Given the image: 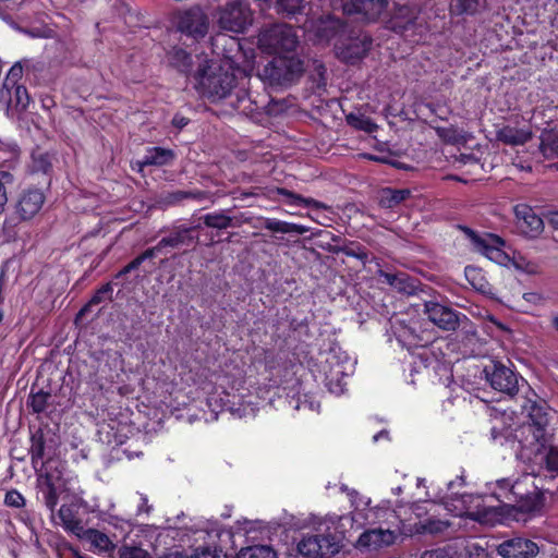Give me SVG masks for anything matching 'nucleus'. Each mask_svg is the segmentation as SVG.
Segmentation results:
<instances>
[{
    "mask_svg": "<svg viewBox=\"0 0 558 558\" xmlns=\"http://www.w3.org/2000/svg\"><path fill=\"white\" fill-rule=\"evenodd\" d=\"M379 277L384 278L385 282L402 293L411 294L414 291V286L410 278L404 272L389 274L384 270L379 271Z\"/></svg>",
    "mask_w": 558,
    "mask_h": 558,
    "instance_id": "obj_28",
    "label": "nucleus"
},
{
    "mask_svg": "<svg viewBox=\"0 0 558 558\" xmlns=\"http://www.w3.org/2000/svg\"><path fill=\"white\" fill-rule=\"evenodd\" d=\"M498 492L493 496L500 502L497 506L487 502L482 495L463 494L451 501H444L456 517L469 518L481 524L495 525L509 519L519 520V513H530L539 509V494L523 493L522 483H510L502 478L496 482Z\"/></svg>",
    "mask_w": 558,
    "mask_h": 558,
    "instance_id": "obj_1",
    "label": "nucleus"
},
{
    "mask_svg": "<svg viewBox=\"0 0 558 558\" xmlns=\"http://www.w3.org/2000/svg\"><path fill=\"white\" fill-rule=\"evenodd\" d=\"M12 88H14V106L17 110L24 111L27 109L29 105V95L26 87L22 85L13 84Z\"/></svg>",
    "mask_w": 558,
    "mask_h": 558,
    "instance_id": "obj_41",
    "label": "nucleus"
},
{
    "mask_svg": "<svg viewBox=\"0 0 558 558\" xmlns=\"http://www.w3.org/2000/svg\"><path fill=\"white\" fill-rule=\"evenodd\" d=\"M299 36L291 25L275 24L260 31L258 46L262 50L282 56L295 52Z\"/></svg>",
    "mask_w": 558,
    "mask_h": 558,
    "instance_id": "obj_5",
    "label": "nucleus"
},
{
    "mask_svg": "<svg viewBox=\"0 0 558 558\" xmlns=\"http://www.w3.org/2000/svg\"><path fill=\"white\" fill-rule=\"evenodd\" d=\"M303 72V61L292 52L276 56L264 66L260 77L270 85H287L299 80Z\"/></svg>",
    "mask_w": 558,
    "mask_h": 558,
    "instance_id": "obj_4",
    "label": "nucleus"
},
{
    "mask_svg": "<svg viewBox=\"0 0 558 558\" xmlns=\"http://www.w3.org/2000/svg\"><path fill=\"white\" fill-rule=\"evenodd\" d=\"M195 81V88L211 102L229 97L235 87V76L232 72L208 61L198 66Z\"/></svg>",
    "mask_w": 558,
    "mask_h": 558,
    "instance_id": "obj_3",
    "label": "nucleus"
},
{
    "mask_svg": "<svg viewBox=\"0 0 558 558\" xmlns=\"http://www.w3.org/2000/svg\"><path fill=\"white\" fill-rule=\"evenodd\" d=\"M485 377L490 386L502 393L513 396L518 392V376L501 363L493 362L484 368Z\"/></svg>",
    "mask_w": 558,
    "mask_h": 558,
    "instance_id": "obj_11",
    "label": "nucleus"
},
{
    "mask_svg": "<svg viewBox=\"0 0 558 558\" xmlns=\"http://www.w3.org/2000/svg\"><path fill=\"white\" fill-rule=\"evenodd\" d=\"M202 219L206 227L218 230L232 228V223L235 222L232 221L230 216L226 215L225 211L210 213L205 215Z\"/></svg>",
    "mask_w": 558,
    "mask_h": 558,
    "instance_id": "obj_33",
    "label": "nucleus"
},
{
    "mask_svg": "<svg viewBox=\"0 0 558 558\" xmlns=\"http://www.w3.org/2000/svg\"><path fill=\"white\" fill-rule=\"evenodd\" d=\"M264 227L272 232L289 233L290 222L274 218H266Z\"/></svg>",
    "mask_w": 558,
    "mask_h": 558,
    "instance_id": "obj_47",
    "label": "nucleus"
},
{
    "mask_svg": "<svg viewBox=\"0 0 558 558\" xmlns=\"http://www.w3.org/2000/svg\"><path fill=\"white\" fill-rule=\"evenodd\" d=\"M421 558H452V555L448 548H436L424 551Z\"/></svg>",
    "mask_w": 558,
    "mask_h": 558,
    "instance_id": "obj_53",
    "label": "nucleus"
},
{
    "mask_svg": "<svg viewBox=\"0 0 558 558\" xmlns=\"http://www.w3.org/2000/svg\"><path fill=\"white\" fill-rule=\"evenodd\" d=\"M191 228H180L173 231L170 235L162 238L156 246L153 248H157V253L166 246L170 247H180L182 245H190L194 242L193 236L191 235Z\"/></svg>",
    "mask_w": 558,
    "mask_h": 558,
    "instance_id": "obj_22",
    "label": "nucleus"
},
{
    "mask_svg": "<svg viewBox=\"0 0 558 558\" xmlns=\"http://www.w3.org/2000/svg\"><path fill=\"white\" fill-rule=\"evenodd\" d=\"M4 504L12 508H22L25 505V498L15 489L9 490L4 497Z\"/></svg>",
    "mask_w": 558,
    "mask_h": 558,
    "instance_id": "obj_48",
    "label": "nucleus"
},
{
    "mask_svg": "<svg viewBox=\"0 0 558 558\" xmlns=\"http://www.w3.org/2000/svg\"><path fill=\"white\" fill-rule=\"evenodd\" d=\"M356 514L328 515L325 518L312 515L310 525L312 534H304L298 542V551L310 558H329L339 553L345 522L352 524Z\"/></svg>",
    "mask_w": 558,
    "mask_h": 558,
    "instance_id": "obj_2",
    "label": "nucleus"
},
{
    "mask_svg": "<svg viewBox=\"0 0 558 558\" xmlns=\"http://www.w3.org/2000/svg\"><path fill=\"white\" fill-rule=\"evenodd\" d=\"M279 11L289 15L302 13L306 7L305 0H277Z\"/></svg>",
    "mask_w": 558,
    "mask_h": 558,
    "instance_id": "obj_40",
    "label": "nucleus"
},
{
    "mask_svg": "<svg viewBox=\"0 0 558 558\" xmlns=\"http://www.w3.org/2000/svg\"><path fill=\"white\" fill-rule=\"evenodd\" d=\"M504 246H496L490 253L487 255V258L492 262H495L499 265L506 264L509 259L508 255L502 250Z\"/></svg>",
    "mask_w": 558,
    "mask_h": 558,
    "instance_id": "obj_52",
    "label": "nucleus"
},
{
    "mask_svg": "<svg viewBox=\"0 0 558 558\" xmlns=\"http://www.w3.org/2000/svg\"><path fill=\"white\" fill-rule=\"evenodd\" d=\"M57 463V461L50 459L46 462H41L38 473V482L43 489L44 502L51 512L54 511L59 501L58 482L61 478V472L58 470Z\"/></svg>",
    "mask_w": 558,
    "mask_h": 558,
    "instance_id": "obj_9",
    "label": "nucleus"
},
{
    "mask_svg": "<svg viewBox=\"0 0 558 558\" xmlns=\"http://www.w3.org/2000/svg\"><path fill=\"white\" fill-rule=\"evenodd\" d=\"M350 12L362 14L368 21H375L387 10L388 0H350Z\"/></svg>",
    "mask_w": 558,
    "mask_h": 558,
    "instance_id": "obj_18",
    "label": "nucleus"
},
{
    "mask_svg": "<svg viewBox=\"0 0 558 558\" xmlns=\"http://www.w3.org/2000/svg\"><path fill=\"white\" fill-rule=\"evenodd\" d=\"M157 255V248H147L145 252H143L141 255L135 257L132 262H130L126 266L129 269L135 270L137 269L146 259H151Z\"/></svg>",
    "mask_w": 558,
    "mask_h": 558,
    "instance_id": "obj_50",
    "label": "nucleus"
},
{
    "mask_svg": "<svg viewBox=\"0 0 558 558\" xmlns=\"http://www.w3.org/2000/svg\"><path fill=\"white\" fill-rule=\"evenodd\" d=\"M187 123L189 119L181 114H175L172 119V124L178 129H183Z\"/></svg>",
    "mask_w": 558,
    "mask_h": 558,
    "instance_id": "obj_58",
    "label": "nucleus"
},
{
    "mask_svg": "<svg viewBox=\"0 0 558 558\" xmlns=\"http://www.w3.org/2000/svg\"><path fill=\"white\" fill-rule=\"evenodd\" d=\"M45 454V441L43 435H34L32 437V447H31V457H32V464L33 468L37 473H39L38 470V463L40 460H43Z\"/></svg>",
    "mask_w": 558,
    "mask_h": 558,
    "instance_id": "obj_37",
    "label": "nucleus"
},
{
    "mask_svg": "<svg viewBox=\"0 0 558 558\" xmlns=\"http://www.w3.org/2000/svg\"><path fill=\"white\" fill-rule=\"evenodd\" d=\"M12 182L11 173L7 171L0 172V214L4 210V207L8 203V193L5 183Z\"/></svg>",
    "mask_w": 558,
    "mask_h": 558,
    "instance_id": "obj_46",
    "label": "nucleus"
},
{
    "mask_svg": "<svg viewBox=\"0 0 558 558\" xmlns=\"http://www.w3.org/2000/svg\"><path fill=\"white\" fill-rule=\"evenodd\" d=\"M533 430L541 438L551 436L549 430V413L544 405L532 404L529 410V421L522 424V434Z\"/></svg>",
    "mask_w": 558,
    "mask_h": 558,
    "instance_id": "obj_15",
    "label": "nucleus"
},
{
    "mask_svg": "<svg viewBox=\"0 0 558 558\" xmlns=\"http://www.w3.org/2000/svg\"><path fill=\"white\" fill-rule=\"evenodd\" d=\"M230 219L232 221H235L234 223H232V228H239L243 223H248L250 222V218L246 217L243 213H241L239 215L230 216Z\"/></svg>",
    "mask_w": 558,
    "mask_h": 558,
    "instance_id": "obj_56",
    "label": "nucleus"
},
{
    "mask_svg": "<svg viewBox=\"0 0 558 558\" xmlns=\"http://www.w3.org/2000/svg\"><path fill=\"white\" fill-rule=\"evenodd\" d=\"M141 505L138 506V512L148 513L150 510V506L148 505V499L145 495L141 494Z\"/></svg>",
    "mask_w": 558,
    "mask_h": 558,
    "instance_id": "obj_60",
    "label": "nucleus"
},
{
    "mask_svg": "<svg viewBox=\"0 0 558 558\" xmlns=\"http://www.w3.org/2000/svg\"><path fill=\"white\" fill-rule=\"evenodd\" d=\"M478 10V0H453L451 12L458 15H473Z\"/></svg>",
    "mask_w": 558,
    "mask_h": 558,
    "instance_id": "obj_38",
    "label": "nucleus"
},
{
    "mask_svg": "<svg viewBox=\"0 0 558 558\" xmlns=\"http://www.w3.org/2000/svg\"><path fill=\"white\" fill-rule=\"evenodd\" d=\"M400 15L407 16L408 21L404 24L399 23L398 17L393 21V28H399L400 31H407L413 25L414 20L416 19L415 13L408 7H402L399 10Z\"/></svg>",
    "mask_w": 558,
    "mask_h": 558,
    "instance_id": "obj_45",
    "label": "nucleus"
},
{
    "mask_svg": "<svg viewBox=\"0 0 558 558\" xmlns=\"http://www.w3.org/2000/svg\"><path fill=\"white\" fill-rule=\"evenodd\" d=\"M548 222L555 227L558 228V211L550 213L548 216Z\"/></svg>",
    "mask_w": 558,
    "mask_h": 558,
    "instance_id": "obj_62",
    "label": "nucleus"
},
{
    "mask_svg": "<svg viewBox=\"0 0 558 558\" xmlns=\"http://www.w3.org/2000/svg\"><path fill=\"white\" fill-rule=\"evenodd\" d=\"M53 155L36 149L32 154V162L29 165L31 172L34 174H44L50 177L53 169Z\"/></svg>",
    "mask_w": 558,
    "mask_h": 558,
    "instance_id": "obj_21",
    "label": "nucleus"
},
{
    "mask_svg": "<svg viewBox=\"0 0 558 558\" xmlns=\"http://www.w3.org/2000/svg\"><path fill=\"white\" fill-rule=\"evenodd\" d=\"M514 437L519 440L522 448L530 449L535 453H539L549 444L551 436H545L543 438L536 435L535 430L525 432L522 434V425L515 429Z\"/></svg>",
    "mask_w": 558,
    "mask_h": 558,
    "instance_id": "obj_20",
    "label": "nucleus"
},
{
    "mask_svg": "<svg viewBox=\"0 0 558 558\" xmlns=\"http://www.w3.org/2000/svg\"><path fill=\"white\" fill-rule=\"evenodd\" d=\"M158 558H185V557L178 550H169V551L160 555Z\"/></svg>",
    "mask_w": 558,
    "mask_h": 558,
    "instance_id": "obj_61",
    "label": "nucleus"
},
{
    "mask_svg": "<svg viewBox=\"0 0 558 558\" xmlns=\"http://www.w3.org/2000/svg\"><path fill=\"white\" fill-rule=\"evenodd\" d=\"M310 231V228L303 225L290 222L289 233L304 234Z\"/></svg>",
    "mask_w": 558,
    "mask_h": 558,
    "instance_id": "obj_57",
    "label": "nucleus"
},
{
    "mask_svg": "<svg viewBox=\"0 0 558 558\" xmlns=\"http://www.w3.org/2000/svg\"><path fill=\"white\" fill-rule=\"evenodd\" d=\"M117 558H153V556L143 548L142 544L130 541L118 548Z\"/></svg>",
    "mask_w": 558,
    "mask_h": 558,
    "instance_id": "obj_31",
    "label": "nucleus"
},
{
    "mask_svg": "<svg viewBox=\"0 0 558 558\" xmlns=\"http://www.w3.org/2000/svg\"><path fill=\"white\" fill-rule=\"evenodd\" d=\"M185 194H186V199H193V201H197V202H203V201H211V195L208 193V192H205V191H199V190H194V191H185Z\"/></svg>",
    "mask_w": 558,
    "mask_h": 558,
    "instance_id": "obj_54",
    "label": "nucleus"
},
{
    "mask_svg": "<svg viewBox=\"0 0 558 558\" xmlns=\"http://www.w3.org/2000/svg\"><path fill=\"white\" fill-rule=\"evenodd\" d=\"M12 105V88L5 82L0 89V111L9 112Z\"/></svg>",
    "mask_w": 558,
    "mask_h": 558,
    "instance_id": "obj_49",
    "label": "nucleus"
},
{
    "mask_svg": "<svg viewBox=\"0 0 558 558\" xmlns=\"http://www.w3.org/2000/svg\"><path fill=\"white\" fill-rule=\"evenodd\" d=\"M546 466L551 472H558V448H549L546 454Z\"/></svg>",
    "mask_w": 558,
    "mask_h": 558,
    "instance_id": "obj_51",
    "label": "nucleus"
},
{
    "mask_svg": "<svg viewBox=\"0 0 558 558\" xmlns=\"http://www.w3.org/2000/svg\"><path fill=\"white\" fill-rule=\"evenodd\" d=\"M422 341H423V339L418 338V339L416 340V336H413V339H412V340H409V344H411V345H421V347H425V345L429 342V340H428V339H426L424 342H422Z\"/></svg>",
    "mask_w": 558,
    "mask_h": 558,
    "instance_id": "obj_63",
    "label": "nucleus"
},
{
    "mask_svg": "<svg viewBox=\"0 0 558 558\" xmlns=\"http://www.w3.org/2000/svg\"><path fill=\"white\" fill-rule=\"evenodd\" d=\"M112 293V287L110 283L104 284L96 291L90 301L80 311L78 316H83L89 308L104 302Z\"/></svg>",
    "mask_w": 558,
    "mask_h": 558,
    "instance_id": "obj_39",
    "label": "nucleus"
},
{
    "mask_svg": "<svg viewBox=\"0 0 558 558\" xmlns=\"http://www.w3.org/2000/svg\"><path fill=\"white\" fill-rule=\"evenodd\" d=\"M50 393L39 390L32 395L29 405L35 413H41L47 409Z\"/></svg>",
    "mask_w": 558,
    "mask_h": 558,
    "instance_id": "obj_42",
    "label": "nucleus"
},
{
    "mask_svg": "<svg viewBox=\"0 0 558 558\" xmlns=\"http://www.w3.org/2000/svg\"><path fill=\"white\" fill-rule=\"evenodd\" d=\"M449 524L441 520H427L422 524V531L429 534H439L448 529Z\"/></svg>",
    "mask_w": 558,
    "mask_h": 558,
    "instance_id": "obj_44",
    "label": "nucleus"
},
{
    "mask_svg": "<svg viewBox=\"0 0 558 558\" xmlns=\"http://www.w3.org/2000/svg\"><path fill=\"white\" fill-rule=\"evenodd\" d=\"M424 313L434 325L442 330H456L460 325V314L437 302H425Z\"/></svg>",
    "mask_w": 558,
    "mask_h": 558,
    "instance_id": "obj_12",
    "label": "nucleus"
},
{
    "mask_svg": "<svg viewBox=\"0 0 558 558\" xmlns=\"http://www.w3.org/2000/svg\"><path fill=\"white\" fill-rule=\"evenodd\" d=\"M399 529L379 526L364 531L357 538L355 547L364 551H377L395 544Z\"/></svg>",
    "mask_w": 558,
    "mask_h": 558,
    "instance_id": "obj_10",
    "label": "nucleus"
},
{
    "mask_svg": "<svg viewBox=\"0 0 558 558\" xmlns=\"http://www.w3.org/2000/svg\"><path fill=\"white\" fill-rule=\"evenodd\" d=\"M345 254L348 256H353V257H356L363 262H365L367 259V254L366 252L362 251V250H359V251H354V250H345Z\"/></svg>",
    "mask_w": 558,
    "mask_h": 558,
    "instance_id": "obj_59",
    "label": "nucleus"
},
{
    "mask_svg": "<svg viewBox=\"0 0 558 558\" xmlns=\"http://www.w3.org/2000/svg\"><path fill=\"white\" fill-rule=\"evenodd\" d=\"M208 28V15L197 5L181 12L178 16V29L195 40L204 38Z\"/></svg>",
    "mask_w": 558,
    "mask_h": 558,
    "instance_id": "obj_8",
    "label": "nucleus"
},
{
    "mask_svg": "<svg viewBox=\"0 0 558 558\" xmlns=\"http://www.w3.org/2000/svg\"><path fill=\"white\" fill-rule=\"evenodd\" d=\"M80 507L76 504L62 505L58 511L61 525L76 536H82L84 524L78 515Z\"/></svg>",
    "mask_w": 558,
    "mask_h": 558,
    "instance_id": "obj_17",
    "label": "nucleus"
},
{
    "mask_svg": "<svg viewBox=\"0 0 558 558\" xmlns=\"http://www.w3.org/2000/svg\"><path fill=\"white\" fill-rule=\"evenodd\" d=\"M236 558H277V554L269 545H252L242 548Z\"/></svg>",
    "mask_w": 558,
    "mask_h": 558,
    "instance_id": "obj_32",
    "label": "nucleus"
},
{
    "mask_svg": "<svg viewBox=\"0 0 558 558\" xmlns=\"http://www.w3.org/2000/svg\"><path fill=\"white\" fill-rule=\"evenodd\" d=\"M383 438L388 439V432H387V430H385V429L380 430L379 433H377V434L373 437V439H374V441H375V442H377L379 439H383Z\"/></svg>",
    "mask_w": 558,
    "mask_h": 558,
    "instance_id": "obj_64",
    "label": "nucleus"
},
{
    "mask_svg": "<svg viewBox=\"0 0 558 558\" xmlns=\"http://www.w3.org/2000/svg\"><path fill=\"white\" fill-rule=\"evenodd\" d=\"M252 21V11L243 0L229 1L218 11V25L223 31L243 33Z\"/></svg>",
    "mask_w": 558,
    "mask_h": 558,
    "instance_id": "obj_7",
    "label": "nucleus"
},
{
    "mask_svg": "<svg viewBox=\"0 0 558 558\" xmlns=\"http://www.w3.org/2000/svg\"><path fill=\"white\" fill-rule=\"evenodd\" d=\"M175 155L173 150L162 147L148 148L143 159L137 161L140 170L147 166H166L169 165Z\"/></svg>",
    "mask_w": 558,
    "mask_h": 558,
    "instance_id": "obj_19",
    "label": "nucleus"
},
{
    "mask_svg": "<svg viewBox=\"0 0 558 558\" xmlns=\"http://www.w3.org/2000/svg\"><path fill=\"white\" fill-rule=\"evenodd\" d=\"M345 367L341 364L331 365L329 372L326 373V386L328 390L335 395H341L345 390L344 381Z\"/></svg>",
    "mask_w": 558,
    "mask_h": 558,
    "instance_id": "obj_24",
    "label": "nucleus"
},
{
    "mask_svg": "<svg viewBox=\"0 0 558 558\" xmlns=\"http://www.w3.org/2000/svg\"><path fill=\"white\" fill-rule=\"evenodd\" d=\"M276 193L278 195H282L287 197V203L289 205H303L305 207H314L317 209L326 208V205L314 199V198H305L299 194H295L287 189L283 187H276L275 190L270 191V194Z\"/></svg>",
    "mask_w": 558,
    "mask_h": 558,
    "instance_id": "obj_29",
    "label": "nucleus"
},
{
    "mask_svg": "<svg viewBox=\"0 0 558 558\" xmlns=\"http://www.w3.org/2000/svg\"><path fill=\"white\" fill-rule=\"evenodd\" d=\"M514 215L517 228L522 234L529 238H536L542 233L544 222L532 207L526 204H519L514 207Z\"/></svg>",
    "mask_w": 558,
    "mask_h": 558,
    "instance_id": "obj_13",
    "label": "nucleus"
},
{
    "mask_svg": "<svg viewBox=\"0 0 558 558\" xmlns=\"http://www.w3.org/2000/svg\"><path fill=\"white\" fill-rule=\"evenodd\" d=\"M539 148L546 158L558 157V131H544L541 135Z\"/></svg>",
    "mask_w": 558,
    "mask_h": 558,
    "instance_id": "obj_30",
    "label": "nucleus"
},
{
    "mask_svg": "<svg viewBox=\"0 0 558 558\" xmlns=\"http://www.w3.org/2000/svg\"><path fill=\"white\" fill-rule=\"evenodd\" d=\"M372 40L364 36L362 38H354L337 47V56L348 62L355 63L362 59L371 49Z\"/></svg>",
    "mask_w": 558,
    "mask_h": 558,
    "instance_id": "obj_16",
    "label": "nucleus"
},
{
    "mask_svg": "<svg viewBox=\"0 0 558 558\" xmlns=\"http://www.w3.org/2000/svg\"><path fill=\"white\" fill-rule=\"evenodd\" d=\"M347 122L351 126L357 130H362L366 133H373L377 130V124L364 114L350 113L347 116Z\"/></svg>",
    "mask_w": 558,
    "mask_h": 558,
    "instance_id": "obj_35",
    "label": "nucleus"
},
{
    "mask_svg": "<svg viewBox=\"0 0 558 558\" xmlns=\"http://www.w3.org/2000/svg\"><path fill=\"white\" fill-rule=\"evenodd\" d=\"M410 195L411 191L409 189L396 190L391 187H385L379 192V205L383 208H395L408 199Z\"/></svg>",
    "mask_w": 558,
    "mask_h": 558,
    "instance_id": "obj_25",
    "label": "nucleus"
},
{
    "mask_svg": "<svg viewBox=\"0 0 558 558\" xmlns=\"http://www.w3.org/2000/svg\"><path fill=\"white\" fill-rule=\"evenodd\" d=\"M192 558H228V555L218 547H198L194 550Z\"/></svg>",
    "mask_w": 558,
    "mask_h": 558,
    "instance_id": "obj_43",
    "label": "nucleus"
},
{
    "mask_svg": "<svg viewBox=\"0 0 558 558\" xmlns=\"http://www.w3.org/2000/svg\"><path fill=\"white\" fill-rule=\"evenodd\" d=\"M170 63L181 72H186L192 65V57L182 48H173L169 54Z\"/></svg>",
    "mask_w": 558,
    "mask_h": 558,
    "instance_id": "obj_34",
    "label": "nucleus"
},
{
    "mask_svg": "<svg viewBox=\"0 0 558 558\" xmlns=\"http://www.w3.org/2000/svg\"><path fill=\"white\" fill-rule=\"evenodd\" d=\"M465 277L475 290L482 293L489 292V283L477 268L465 267Z\"/></svg>",
    "mask_w": 558,
    "mask_h": 558,
    "instance_id": "obj_36",
    "label": "nucleus"
},
{
    "mask_svg": "<svg viewBox=\"0 0 558 558\" xmlns=\"http://www.w3.org/2000/svg\"><path fill=\"white\" fill-rule=\"evenodd\" d=\"M497 553L502 558H534L538 553V546L530 539L514 537L502 542L497 547Z\"/></svg>",
    "mask_w": 558,
    "mask_h": 558,
    "instance_id": "obj_14",
    "label": "nucleus"
},
{
    "mask_svg": "<svg viewBox=\"0 0 558 558\" xmlns=\"http://www.w3.org/2000/svg\"><path fill=\"white\" fill-rule=\"evenodd\" d=\"M470 236L476 250L486 257L496 246H505V241L500 236L492 233L480 236L471 231Z\"/></svg>",
    "mask_w": 558,
    "mask_h": 558,
    "instance_id": "obj_26",
    "label": "nucleus"
},
{
    "mask_svg": "<svg viewBox=\"0 0 558 558\" xmlns=\"http://www.w3.org/2000/svg\"><path fill=\"white\" fill-rule=\"evenodd\" d=\"M46 202L45 194L38 189L24 190L14 204L13 216L5 218L3 228H14L19 222L33 220L41 210Z\"/></svg>",
    "mask_w": 558,
    "mask_h": 558,
    "instance_id": "obj_6",
    "label": "nucleus"
},
{
    "mask_svg": "<svg viewBox=\"0 0 558 558\" xmlns=\"http://www.w3.org/2000/svg\"><path fill=\"white\" fill-rule=\"evenodd\" d=\"M90 543V545L100 553H109L114 549L111 539L102 532L95 529L84 530L82 536Z\"/></svg>",
    "mask_w": 558,
    "mask_h": 558,
    "instance_id": "obj_27",
    "label": "nucleus"
},
{
    "mask_svg": "<svg viewBox=\"0 0 558 558\" xmlns=\"http://www.w3.org/2000/svg\"><path fill=\"white\" fill-rule=\"evenodd\" d=\"M184 199H186L185 191H175V192L169 193L168 196L166 197V202L169 205L178 204Z\"/></svg>",
    "mask_w": 558,
    "mask_h": 558,
    "instance_id": "obj_55",
    "label": "nucleus"
},
{
    "mask_svg": "<svg viewBox=\"0 0 558 558\" xmlns=\"http://www.w3.org/2000/svg\"><path fill=\"white\" fill-rule=\"evenodd\" d=\"M532 137L530 131L523 129H515L512 126H505L497 132V140L507 145H523Z\"/></svg>",
    "mask_w": 558,
    "mask_h": 558,
    "instance_id": "obj_23",
    "label": "nucleus"
}]
</instances>
